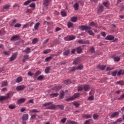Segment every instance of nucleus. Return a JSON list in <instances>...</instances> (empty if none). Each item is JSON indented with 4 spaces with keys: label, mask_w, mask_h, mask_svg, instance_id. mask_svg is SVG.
<instances>
[{
    "label": "nucleus",
    "mask_w": 124,
    "mask_h": 124,
    "mask_svg": "<svg viewBox=\"0 0 124 124\" xmlns=\"http://www.w3.org/2000/svg\"><path fill=\"white\" fill-rule=\"evenodd\" d=\"M26 86L25 85H19L16 88V91H23L25 90Z\"/></svg>",
    "instance_id": "10"
},
{
    "label": "nucleus",
    "mask_w": 124,
    "mask_h": 124,
    "mask_svg": "<svg viewBox=\"0 0 124 124\" xmlns=\"http://www.w3.org/2000/svg\"><path fill=\"white\" fill-rule=\"evenodd\" d=\"M84 124H91V119L86 121Z\"/></svg>",
    "instance_id": "64"
},
{
    "label": "nucleus",
    "mask_w": 124,
    "mask_h": 124,
    "mask_svg": "<svg viewBox=\"0 0 124 124\" xmlns=\"http://www.w3.org/2000/svg\"><path fill=\"white\" fill-rule=\"evenodd\" d=\"M80 62V58H76L73 62V64H77V63H79Z\"/></svg>",
    "instance_id": "23"
},
{
    "label": "nucleus",
    "mask_w": 124,
    "mask_h": 124,
    "mask_svg": "<svg viewBox=\"0 0 124 124\" xmlns=\"http://www.w3.org/2000/svg\"><path fill=\"white\" fill-rule=\"evenodd\" d=\"M16 23H17V19H14L12 21V23H10V25L11 26V27H13L14 24H16Z\"/></svg>",
    "instance_id": "35"
},
{
    "label": "nucleus",
    "mask_w": 124,
    "mask_h": 124,
    "mask_svg": "<svg viewBox=\"0 0 124 124\" xmlns=\"http://www.w3.org/2000/svg\"><path fill=\"white\" fill-rule=\"evenodd\" d=\"M79 29L81 30V31H88V30H92V28L88 26H84L81 25L79 26Z\"/></svg>",
    "instance_id": "4"
},
{
    "label": "nucleus",
    "mask_w": 124,
    "mask_h": 124,
    "mask_svg": "<svg viewBox=\"0 0 124 124\" xmlns=\"http://www.w3.org/2000/svg\"><path fill=\"white\" fill-rule=\"evenodd\" d=\"M98 118H99V115H97L96 114L93 115V119H94V120H97Z\"/></svg>",
    "instance_id": "46"
},
{
    "label": "nucleus",
    "mask_w": 124,
    "mask_h": 124,
    "mask_svg": "<svg viewBox=\"0 0 124 124\" xmlns=\"http://www.w3.org/2000/svg\"><path fill=\"white\" fill-rule=\"evenodd\" d=\"M83 65L80 64L78 67H77V68L78 70H81V69H83Z\"/></svg>",
    "instance_id": "53"
},
{
    "label": "nucleus",
    "mask_w": 124,
    "mask_h": 124,
    "mask_svg": "<svg viewBox=\"0 0 124 124\" xmlns=\"http://www.w3.org/2000/svg\"><path fill=\"white\" fill-rule=\"evenodd\" d=\"M18 39H19V36H18V35L13 36L11 38V41H14V40H18Z\"/></svg>",
    "instance_id": "16"
},
{
    "label": "nucleus",
    "mask_w": 124,
    "mask_h": 124,
    "mask_svg": "<svg viewBox=\"0 0 124 124\" xmlns=\"http://www.w3.org/2000/svg\"><path fill=\"white\" fill-rule=\"evenodd\" d=\"M64 96V92L61 91L60 92V99H62Z\"/></svg>",
    "instance_id": "29"
},
{
    "label": "nucleus",
    "mask_w": 124,
    "mask_h": 124,
    "mask_svg": "<svg viewBox=\"0 0 124 124\" xmlns=\"http://www.w3.org/2000/svg\"><path fill=\"white\" fill-rule=\"evenodd\" d=\"M61 15L62 17H65L66 16V13L64 11H62L61 12Z\"/></svg>",
    "instance_id": "54"
},
{
    "label": "nucleus",
    "mask_w": 124,
    "mask_h": 124,
    "mask_svg": "<svg viewBox=\"0 0 124 124\" xmlns=\"http://www.w3.org/2000/svg\"><path fill=\"white\" fill-rule=\"evenodd\" d=\"M78 42L79 44H90V42L88 40L85 41V40H82V39L79 40L78 41Z\"/></svg>",
    "instance_id": "7"
},
{
    "label": "nucleus",
    "mask_w": 124,
    "mask_h": 124,
    "mask_svg": "<svg viewBox=\"0 0 124 124\" xmlns=\"http://www.w3.org/2000/svg\"><path fill=\"white\" fill-rule=\"evenodd\" d=\"M71 21L73 22V23H75V22L77 21V17H73L71 18Z\"/></svg>",
    "instance_id": "43"
},
{
    "label": "nucleus",
    "mask_w": 124,
    "mask_h": 124,
    "mask_svg": "<svg viewBox=\"0 0 124 124\" xmlns=\"http://www.w3.org/2000/svg\"><path fill=\"white\" fill-rule=\"evenodd\" d=\"M52 0H44L43 4L45 6H48Z\"/></svg>",
    "instance_id": "13"
},
{
    "label": "nucleus",
    "mask_w": 124,
    "mask_h": 124,
    "mask_svg": "<svg viewBox=\"0 0 124 124\" xmlns=\"http://www.w3.org/2000/svg\"><path fill=\"white\" fill-rule=\"evenodd\" d=\"M90 52H91V53H95V50L94 49V47H90V49H89Z\"/></svg>",
    "instance_id": "39"
},
{
    "label": "nucleus",
    "mask_w": 124,
    "mask_h": 124,
    "mask_svg": "<svg viewBox=\"0 0 124 124\" xmlns=\"http://www.w3.org/2000/svg\"><path fill=\"white\" fill-rule=\"evenodd\" d=\"M50 70H51V68L50 67V66L46 67L45 70V73H46V74H48Z\"/></svg>",
    "instance_id": "33"
},
{
    "label": "nucleus",
    "mask_w": 124,
    "mask_h": 124,
    "mask_svg": "<svg viewBox=\"0 0 124 124\" xmlns=\"http://www.w3.org/2000/svg\"><path fill=\"white\" fill-rule=\"evenodd\" d=\"M22 25L20 23H17L14 26V28H21Z\"/></svg>",
    "instance_id": "55"
},
{
    "label": "nucleus",
    "mask_w": 124,
    "mask_h": 124,
    "mask_svg": "<svg viewBox=\"0 0 124 124\" xmlns=\"http://www.w3.org/2000/svg\"><path fill=\"white\" fill-rule=\"evenodd\" d=\"M119 112L118 111H116L112 113L111 116H110V119H113V118H116L117 116H119Z\"/></svg>",
    "instance_id": "11"
},
{
    "label": "nucleus",
    "mask_w": 124,
    "mask_h": 124,
    "mask_svg": "<svg viewBox=\"0 0 124 124\" xmlns=\"http://www.w3.org/2000/svg\"><path fill=\"white\" fill-rule=\"evenodd\" d=\"M103 5H104V6L107 7V8H109V3H108V2H103Z\"/></svg>",
    "instance_id": "42"
},
{
    "label": "nucleus",
    "mask_w": 124,
    "mask_h": 124,
    "mask_svg": "<svg viewBox=\"0 0 124 124\" xmlns=\"http://www.w3.org/2000/svg\"><path fill=\"white\" fill-rule=\"evenodd\" d=\"M44 78V76L41 75V76H39L37 78V80H38V81H42V80H43Z\"/></svg>",
    "instance_id": "32"
},
{
    "label": "nucleus",
    "mask_w": 124,
    "mask_h": 124,
    "mask_svg": "<svg viewBox=\"0 0 124 124\" xmlns=\"http://www.w3.org/2000/svg\"><path fill=\"white\" fill-rule=\"evenodd\" d=\"M94 98H93V96H90L88 97V100L92 101L93 100Z\"/></svg>",
    "instance_id": "63"
},
{
    "label": "nucleus",
    "mask_w": 124,
    "mask_h": 124,
    "mask_svg": "<svg viewBox=\"0 0 124 124\" xmlns=\"http://www.w3.org/2000/svg\"><path fill=\"white\" fill-rule=\"evenodd\" d=\"M88 33L90 34V35H92V36H94V33H93V31H88Z\"/></svg>",
    "instance_id": "48"
},
{
    "label": "nucleus",
    "mask_w": 124,
    "mask_h": 124,
    "mask_svg": "<svg viewBox=\"0 0 124 124\" xmlns=\"http://www.w3.org/2000/svg\"><path fill=\"white\" fill-rule=\"evenodd\" d=\"M107 40H113L114 39V37L113 35H108L106 37Z\"/></svg>",
    "instance_id": "19"
},
{
    "label": "nucleus",
    "mask_w": 124,
    "mask_h": 124,
    "mask_svg": "<svg viewBox=\"0 0 124 124\" xmlns=\"http://www.w3.org/2000/svg\"><path fill=\"white\" fill-rule=\"evenodd\" d=\"M30 113H39V110H38L37 109H33L30 110Z\"/></svg>",
    "instance_id": "31"
},
{
    "label": "nucleus",
    "mask_w": 124,
    "mask_h": 124,
    "mask_svg": "<svg viewBox=\"0 0 124 124\" xmlns=\"http://www.w3.org/2000/svg\"><path fill=\"white\" fill-rule=\"evenodd\" d=\"M121 60V58L119 57H115L114 58V62H119V61Z\"/></svg>",
    "instance_id": "49"
},
{
    "label": "nucleus",
    "mask_w": 124,
    "mask_h": 124,
    "mask_svg": "<svg viewBox=\"0 0 124 124\" xmlns=\"http://www.w3.org/2000/svg\"><path fill=\"white\" fill-rule=\"evenodd\" d=\"M97 68L101 70H104L106 68V65H98Z\"/></svg>",
    "instance_id": "14"
},
{
    "label": "nucleus",
    "mask_w": 124,
    "mask_h": 124,
    "mask_svg": "<svg viewBox=\"0 0 124 124\" xmlns=\"http://www.w3.org/2000/svg\"><path fill=\"white\" fill-rule=\"evenodd\" d=\"M22 81H23V78L22 77H19L16 79V83H21Z\"/></svg>",
    "instance_id": "25"
},
{
    "label": "nucleus",
    "mask_w": 124,
    "mask_h": 124,
    "mask_svg": "<svg viewBox=\"0 0 124 124\" xmlns=\"http://www.w3.org/2000/svg\"><path fill=\"white\" fill-rule=\"evenodd\" d=\"M23 53H26V54H30L31 53V48L27 47L23 51Z\"/></svg>",
    "instance_id": "21"
},
{
    "label": "nucleus",
    "mask_w": 124,
    "mask_h": 124,
    "mask_svg": "<svg viewBox=\"0 0 124 124\" xmlns=\"http://www.w3.org/2000/svg\"><path fill=\"white\" fill-rule=\"evenodd\" d=\"M104 10V6L102 5H100L98 8V10H97L98 13H102L103 12V11Z\"/></svg>",
    "instance_id": "8"
},
{
    "label": "nucleus",
    "mask_w": 124,
    "mask_h": 124,
    "mask_svg": "<svg viewBox=\"0 0 124 124\" xmlns=\"http://www.w3.org/2000/svg\"><path fill=\"white\" fill-rule=\"evenodd\" d=\"M17 56H18L17 52L13 53L12 56L10 58V59H9L10 62H13V61H15V59H17Z\"/></svg>",
    "instance_id": "5"
},
{
    "label": "nucleus",
    "mask_w": 124,
    "mask_h": 124,
    "mask_svg": "<svg viewBox=\"0 0 124 124\" xmlns=\"http://www.w3.org/2000/svg\"><path fill=\"white\" fill-rule=\"evenodd\" d=\"M69 53H70L69 49L65 50L63 53V56H67L68 55H69Z\"/></svg>",
    "instance_id": "27"
},
{
    "label": "nucleus",
    "mask_w": 124,
    "mask_h": 124,
    "mask_svg": "<svg viewBox=\"0 0 124 124\" xmlns=\"http://www.w3.org/2000/svg\"><path fill=\"white\" fill-rule=\"evenodd\" d=\"M9 7H10V4H7L6 5H4L3 7V11H8L9 10Z\"/></svg>",
    "instance_id": "18"
},
{
    "label": "nucleus",
    "mask_w": 124,
    "mask_h": 124,
    "mask_svg": "<svg viewBox=\"0 0 124 124\" xmlns=\"http://www.w3.org/2000/svg\"><path fill=\"white\" fill-rule=\"evenodd\" d=\"M83 90H84L85 92H87V91H89V90H90V85H83Z\"/></svg>",
    "instance_id": "17"
},
{
    "label": "nucleus",
    "mask_w": 124,
    "mask_h": 124,
    "mask_svg": "<svg viewBox=\"0 0 124 124\" xmlns=\"http://www.w3.org/2000/svg\"><path fill=\"white\" fill-rule=\"evenodd\" d=\"M41 74V72L40 71H37L35 74H34V77H37L39 75Z\"/></svg>",
    "instance_id": "34"
},
{
    "label": "nucleus",
    "mask_w": 124,
    "mask_h": 124,
    "mask_svg": "<svg viewBox=\"0 0 124 124\" xmlns=\"http://www.w3.org/2000/svg\"><path fill=\"white\" fill-rule=\"evenodd\" d=\"M80 96V93H77L74 94V96H72L66 99V101H71V100H74L75 98H77Z\"/></svg>",
    "instance_id": "3"
},
{
    "label": "nucleus",
    "mask_w": 124,
    "mask_h": 124,
    "mask_svg": "<svg viewBox=\"0 0 124 124\" xmlns=\"http://www.w3.org/2000/svg\"><path fill=\"white\" fill-rule=\"evenodd\" d=\"M58 95H59V94L58 93H54L50 94V96L51 97H57Z\"/></svg>",
    "instance_id": "37"
},
{
    "label": "nucleus",
    "mask_w": 124,
    "mask_h": 124,
    "mask_svg": "<svg viewBox=\"0 0 124 124\" xmlns=\"http://www.w3.org/2000/svg\"><path fill=\"white\" fill-rule=\"evenodd\" d=\"M23 58L22 62H26V61H28V60L30 59V56L28 54H25L24 55Z\"/></svg>",
    "instance_id": "12"
},
{
    "label": "nucleus",
    "mask_w": 124,
    "mask_h": 124,
    "mask_svg": "<svg viewBox=\"0 0 124 124\" xmlns=\"http://www.w3.org/2000/svg\"><path fill=\"white\" fill-rule=\"evenodd\" d=\"M31 2V0H28L24 3V5H28Z\"/></svg>",
    "instance_id": "47"
},
{
    "label": "nucleus",
    "mask_w": 124,
    "mask_h": 124,
    "mask_svg": "<svg viewBox=\"0 0 124 124\" xmlns=\"http://www.w3.org/2000/svg\"><path fill=\"white\" fill-rule=\"evenodd\" d=\"M83 90H84V88H83V85L82 86H78V92H81V91H83Z\"/></svg>",
    "instance_id": "51"
},
{
    "label": "nucleus",
    "mask_w": 124,
    "mask_h": 124,
    "mask_svg": "<svg viewBox=\"0 0 124 124\" xmlns=\"http://www.w3.org/2000/svg\"><path fill=\"white\" fill-rule=\"evenodd\" d=\"M74 7L75 10H78V7H79V4L78 3H76L74 5Z\"/></svg>",
    "instance_id": "36"
},
{
    "label": "nucleus",
    "mask_w": 124,
    "mask_h": 124,
    "mask_svg": "<svg viewBox=\"0 0 124 124\" xmlns=\"http://www.w3.org/2000/svg\"><path fill=\"white\" fill-rule=\"evenodd\" d=\"M56 106H57V107H59V108H60V109H61V110H63V109H64V107H63V106H62V105H58Z\"/></svg>",
    "instance_id": "57"
},
{
    "label": "nucleus",
    "mask_w": 124,
    "mask_h": 124,
    "mask_svg": "<svg viewBox=\"0 0 124 124\" xmlns=\"http://www.w3.org/2000/svg\"><path fill=\"white\" fill-rule=\"evenodd\" d=\"M76 50H77V53L78 54H80L82 53V51H83V49H82V48H81V47H78L77 49H76Z\"/></svg>",
    "instance_id": "24"
},
{
    "label": "nucleus",
    "mask_w": 124,
    "mask_h": 124,
    "mask_svg": "<svg viewBox=\"0 0 124 124\" xmlns=\"http://www.w3.org/2000/svg\"><path fill=\"white\" fill-rule=\"evenodd\" d=\"M68 123L70 124H78L77 122L73 121H71V120H68Z\"/></svg>",
    "instance_id": "52"
},
{
    "label": "nucleus",
    "mask_w": 124,
    "mask_h": 124,
    "mask_svg": "<svg viewBox=\"0 0 124 124\" xmlns=\"http://www.w3.org/2000/svg\"><path fill=\"white\" fill-rule=\"evenodd\" d=\"M29 119V114H24L22 116V119L23 121H27Z\"/></svg>",
    "instance_id": "22"
},
{
    "label": "nucleus",
    "mask_w": 124,
    "mask_h": 124,
    "mask_svg": "<svg viewBox=\"0 0 124 124\" xmlns=\"http://www.w3.org/2000/svg\"><path fill=\"white\" fill-rule=\"evenodd\" d=\"M124 93L122 95H121L120 96V97H119V98H117L115 99V100H117V99L118 100H122L124 99Z\"/></svg>",
    "instance_id": "38"
},
{
    "label": "nucleus",
    "mask_w": 124,
    "mask_h": 124,
    "mask_svg": "<svg viewBox=\"0 0 124 124\" xmlns=\"http://www.w3.org/2000/svg\"><path fill=\"white\" fill-rule=\"evenodd\" d=\"M50 52H51V49H46V50H44V51H43V53L44 54H48V53H50Z\"/></svg>",
    "instance_id": "45"
},
{
    "label": "nucleus",
    "mask_w": 124,
    "mask_h": 124,
    "mask_svg": "<svg viewBox=\"0 0 124 124\" xmlns=\"http://www.w3.org/2000/svg\"><path fill=\"white\" fill-rule=\"evenodd\" d=\"M44 107H47V106H49L47 108V109H49V110H52V109L56 108V105L53 104V102H46L43 104V105Z\"/></svg>",
    "instance_id": "1"
},
{
    "label": "nucleus",
    "mask_w": 124,
    "mask_h": 124,
    "mask_svg": "<svg viewBox=\"0 0 124 124\" xmlns=\"http://www.w3.org/2000/svg\"><path fill=\"white\" fill-rule=\"evenodd\" d=\"M52 56H49L48 57H47L45 59V61L46 62H49L50 60H52Z\"/></svg>",
    "instance_id": "59"
},
{
    "label": "nucleus",
    "mask_w": 124,
    "mask_h": 124,
    "mask_svg": "<svg viewBox=\"0 0 124 124\" xmlns=\"http://www.w3.org/2000/svg\"><path fill=\"white\" fill-rule=\"evenodd\" d=\"M26 101V98H21L18 99L16 102L17 104H22V103H24Z\"/></svg>",
    "instance_id": "9"
},
{
    "label": "nucleus",
    "mask_w": 124,
    "mask_h": 124,
    "mask_svg": "<svg viewBox=\"0 0 124 124\" xmlns=\"http://www.w3.org/2000/svg\"><path fill=\"white\" fill-rule=\"evenodd\" d=\"M3 53L4 54V55H5L6 56H8V55H10V51H4Z\"/></svg>",
    "instance_id": "62"
},
{
    "label": "nucleus",
    "mask_w": 124,
    "mask_h": 124,
    "mask_svg": "<svg viewBox=\"0 0 124 124\" xmlns=\"http://www.w3.org/2000/svg\"><path fill=\"white\" fill-rule=\"evenodd\" d=\"M117 84L120 86H124V80H119L117 82Z\"/></svg>",
    "instance_id": "30"
},
{
    "label": "nucleus",
    "mask_w": 124,
    "mask_h": 124,
    "mask_svg": "<svg viewBox=\"0 0 124 124\" xmlns=\"http://www.w3.org/2000/svg\"><path fill=\"white\" fill-rule=\"evenodd\" d=\"M73 104L74 105V106H76V108L79 107V106H80V104L77 102H74Z\"/></svg>",
    "instance_id": "40"
},
{
    "label": "nucleus",
    "mask_w": 124,
    "mask_h": 124,
    "mask_svg": "<svg viewBox=\"0 0 124 124\" xmlns=\"http://www.w3.org/2000/svg\"><path fill=\"white\" fill-rule=\"evenodd\" d=\"M30 7H31V8H35V3H31L30 5Z\"/></svg>",
    "instance_id": "60"
},
{
    "label": "nucleus",
    "mask_w": 124,
    "mask_h": 124,
    "mask_svg": "<svg viewBox=\"0 0 124 124\" xmlns=\"http://www.w3.org/2000/svg\"><path fill=\"white\" fill-rule=\"evenodd\" d=\"M117 73H118V71L115 70V71L112 72L111 75L112 76H116L117 75Z\"/></svg>",
    "instance_id": "50"
},
{
    "label": "nucleus",
    "mask_w": 124,
    "mask_h": 124,
    "mask_svg": "<svg viewBox=\"0 0 124 124\" xmlns=\"http://www.w3.org/2000/svg\"><path fill=\"white\" fill-rule=\"evenodd\" d=\"M9 108L11 109H15L16 108V105H10L9 106Z\"/></svg>",
    "instance_id": "56"
},
{
    "label": "nucleus",
    "mask_w": 124,
    "mask_h": 124,
    "mask_svg": "<svg viewBox=\"0 0 124 124\" xmlns=\"http://www.w3.org/2000/svg\"><path fill=\"white\" fill-rule=\"evenodd\" d=\"M13 92H10L6 94V96H0V101H2V100H4V99H7L8 98H10V96H12L13 95Z\"/></svg>",
    "instance_id": "2"
},
{
    "label": "nucleus",
    "mask_w": 124,
    "mask_h": 124,
    "mask_svg": "<svg viewBox=\"0 0 124 124\" xmlns=\"http://www.w3.org/2000/svg\"><path fill=\"white\" fill-rule=\"evenodd\" d=\"M70 83H71V80L70 79L64 81V83L66 84V85H69Z\"/></svg>",
    "instance_id": "58"
},
{
    "label": "nucleus",
    "mask_w": 124,
    "mask_h": 124,
    "mask_svg": "<svg viewBox=\"0 0 124 124\" xmlns=\"http://www.w3.org/2000/svg\"><path fill=\"white\" fill-rule=\"evenodd\" d=\"M64 39L66 41H70V40H73V39H75V36L74 35L68 36L64 37Z\"/></svg>",
    "instance_id": "6"
},
{
    "label": "nucleus",
    "mask_w": 124,
    "mask_h": 124,
    "mask_svg": "<svg viewBox=\"0 0 124 124\" xmlns=\"http://www.w3.org/2000/svg\"><path fill=\"white\" fill-rule=\"evenodd\" d=\"M82 117L85 119H90L92 118V114H83Z\"/></svg>",
    "instance_id": "20"
},
{
    "label": "nucleus",
    "mask_w": 124,
    "mask_h": 124,
    "mask_svg": "<svg viewBox=\"0 0 124 124\" xmlns=\"http://www.w3.org/2000/svg\"><path fill=\"white\" fill-rule=\"evenodd\" d=\"M1 83H2V84H1L2 87H6V86H7V85H8L7 80L2 81Z\"/></svg>",
    "instance_id": "28"
},
{
    "label": "nucleus",
    "mask_w": 124,
    "mask_h": 124,
    "mask_svg": "<svg viewBox=\"0 0 124 124\" xmlns=\"http://www.w3.org/2000/svg\"><path fill=\"white\" fill-rule=\"evenodd\" d=\"M61 89H62V86H55L53 88V91H55L56 92H59V91H60Z\"/></svg>",
    "instance_id": "15"
},
{
    "label": "nucleus",
    "mask_w": 124,
    "mask_h": 124,
    "mask_svg": "<svg viewBox=\"0 0 124 124\" xmlns=\"http://www.w3.org/2000/svg\"><path fill=\"white\" fill-rule=\"evenodd\" d=\"M38 41V39L37 38H34L32 41V44H36Z\"/></svg>",
    "instance_id": "41"
},
{
    "label": "nucleus",
    "mask_w": 124,
    "mask_h": 124,
    "mask_svg": "<svg viewBox=\"0 0 124 124\" xmlns=\"http://www.w3.org/2000/svg\"><path fill=\"white\" fill-rule=\"evenodd\" d=\"M39 26H40V23L37 22V23L35 24L34 27L35 31H37V30H38V28L39 27Z\"/></svg>",
    "instance_id": "26"
},
{
    "label": "nucleus",
    "mask_w": 124,
    "mask_h": 124,
    "mask_svg": "<svg viewBox=\"0 0 124 124\" xmlns=\"http://www.w3.org/2000/svg\"><path fill=\"white\" fill-rule=\"evenodd\" d=\"M67 27L69 29H70V28H72L73 27V23L71 22H68L67 24Z\"/></svg>",
    "instance_id": "44"
},
{
    "label": "nucleus",
    "mask_w": 124,
    "mask_h": 124,
    "mask_svg": "<svg viewBox=\"0 0 124 124\" xmlns=\"http://www.w3.org/2000/svg\"><path fill=\"white\" fill-rule=\"evenodd\" d=\"M122 72H123V70H120L117 74V76H120V75H123Z\"/></svg>",
    "instance_id": "61"
}]
</instances>
